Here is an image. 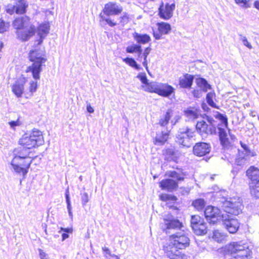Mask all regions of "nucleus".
I'll return each instance as SVG.
<instances>
[{
	"label": "nucleus",
	"mask_w": 259,
	"mask_h": 259,
	"mask_svg": "<svg viewBox=\"0 0 259 259\" xmlns=\"http://www.w3.org/2000/svg\"><path fill=\"white\" fill-rule=\"evenodd\" d=\"M190 244V239L184 232H178L169 237V243L163 246L166 256L169 259H187L180 250L185 249Z\"/></svg>",
	"instance_id": "nucleus-1"
},
{
	"label": "nucleus",
	"mask_w": 259,
	"mask_h": 259,
	"mask_svg": "<svg viewBox=\"0 0 259 259\" xmlns=\"http://www.w3.org/2000/svg\"><path fill=\"white\" fill-rule=\"evenodd\" d=\"M44 56V52L40 50H32L29 54V60L33 63L32 65L27 67L26 71L27 72H31L33 78L35 80L39 79V74L42 71V64L47 61V59Z\"/></svg>",
	"instance_id": "nucleus-2"
},
{
	"label": "nucleus",
	"mask_w": 259,
	"mask_h": 259,
	"mask_svg": "<svg viewBox=\"0 0 259 259\" xmlns=\"http://www.w3.org/2000/svg\"><path fill=\"white\" fill-rule=\"evenodd\" d=\"M44 142L42 133L36 129H34L30 134H24L19 140L20 145L30 150L36 146L42 145Z\"/></svg>",
	"instance_id": "nucleus-3"
},
{
	"label": "nucleus",
	"mask_w": 259,
	"mask_h": 259,
	"mask_svg": "<svg viewBox=\"0 0 259 259\" xmlns=\"http://www.w3.org/2000/svg\"><path fill=\"white\" fill-rule=\"evenodd\" d=\"M195 131L188 126L180 128L176 136V142L183 147L189 148L193 144Z\"/></svg>",
	"instance_id": "nucleus-4"
},
{
	"label": "nucleus",
	"mask_w": 259,
	"mask_h": 259,
	"mask_svg": "<svg viewBox=\"0 0 259 259\" xmlns=\"http://www.w3.org/2000/svg\"><path fill=\"white\" fill-rule=\"evenodd\" d=\"M222 207L225 212L224 213L237 215L242 211L243 205L239 197H234L225 199Z\"/></svg>",
	"instance_id": "nucleus-5"
},
{
	"label": "nucleus",
	"mask_w": 259,
	"mask_h": 259,
	"mask_svg": "<svg viewBox=\"0 0 259 259\" xmlns=\"http://www.w3.org/2000/svg\"><path fill=\"white\" fill-rule=\"evenodd\" d=\"M148 92L155 93L164 97H169L175 93V89L167 83L150 82L146 89Z\"/></svg>",
	"instance_id": "nucleus-6"
},
{
	"label": "nucleus",
	"mask_w": 259,
	"mask_h": 259,
	"mask_svg": "<svg viewBox=\"0 0 259 259\" xmlns=\"http://www.w3.org/2000/svg\"><path fill=\"white\" fill-rule=\"evenodd\" d=\"M25 161L26 160L22 158L14 161V157H13L10 163L11 170L18 175H22L24 178H25L28 173V169L32 162L31 160H29L28 163H26Z\"/></svg>",
	"instance_id": "nucleus-7"
},
{
	"label": "nucleus",
	"mask_w": 259,
	"mask_h": 259,
	"mask_svg": "<svg viewBox=\"0 0 259 259\" xmlns=\"http://www.w3.org/2000/svg\"><path fill=\"white\" fill-rule=\"evenodd\" d=\"M226 229L232 234L235 233L239 228L238 220L232 215L227 213H222V220Z\"/></svg>",
	"instance_id": "nucleus-8"
},
{
	"label": "nucleus",
	"mask_w": 259,
	"mask_h": 259,
	"mask_svg": "<svg viewBox=\"0 0 259 259\" xmlns=\"http://www.w3.org/2000/svg\"><path fill=\"white\" fill-rule=\"evenodd\" d=\"M204 215L209 224H214L218 221H221L222 213L218 208L207 206L204 210Z\"/></svg>",
	"instance_id": "nucleus-9"
},
{
	"label": "nucleus",
	"mask_w": 259,
	"mask_h": 259,
	"mask_svg": "<svg viewBox=\"0 0 259 259\" xmlns=\"http://www.w3.org/2000/svg\"><path fill=\"white\" fill-rule=\"evenodd\" d=\"M176 8L175 4L166 3L164 5L162 2L158 9V15L159 17L165 20H168L173 16L174 11Z\"/></svg>",
	"instance_id": "nucleus-10"
},
{
	"label": "nucleus",
	"mask_w": 259,
	"mask_h": 259,
	"mask_svg": "<svg viewBox=\"0 0 259 259\" xmlns=\"http://www.w3.org/2000/svg\"><path fill=\"white\" fill-rule=\"evenodd\" d=\"M197 132L202 136L206 137L208 134L215 132V127L213 124H208L204 120L198 121L196 125Z\"/></svg>",
	"instance_id": "nucleus-11"
},
{
	"label": "nucleus",
	"mask_w": 259,
	"mask_h": 259,
	"mask_svg": "<svg viewBox=\"0 0 259 259\" xmlns=\"http://www.w3.org/2000/svg\"><path fill=\"white\" fill-rule=\"evenodd\" d=\"M31 151L28 148L23 146L15 148L13 152V156L14 161H17L20 158L25 159L26 163H28L29 160H33V158L29 156Z\"/></svg>",
	"instance_id": "nucleus-12"
},
{
	"label": "nucleus",
	"mask_w": 259,
	"mask_h": 259,
	"mask_svg": "<svg viewBox=\"0 0 259 259\" xmlns=\"http://www.w3.org/2000/svg\"><path fill=\"white\" fill-rule=\"evenodd\" d=\"M122 7L120 4L110 2L105 5L103 12L104 15L109 16L118 15L122 11Z\"/></svg>",
	"instance_id": "nucleus-13"
},
{
	"label": "nucleus",
	"mask_w": 259,
	"mask_h": 259,
	"mask_svg": "<svg viewBox=\"0 0 259 259\" xmlns=\"http://www.w3.org/2000/svg\"><path fill=\"white\" fill-rule=\"evenodd\" d=\"M211 149L209 144L205 142H198L193 147V151L194 155L201 157L208 154Z\"/></svg>",
	"instance_id": "nucleus-14"
},
{
	"label": "nucleus",
	"mask_w": 259,
	"mask_h": 259,
	"mask_svg": "<svg viewBox=\"0 0 259 259\" xmlns=\"http://www.w3.org/2000/svg\"><path fill=\"white\" fill-rule=\"evenodd\" d=\"M156 25L158 28V31H153V36L157 40L161 39L162 35L169 34L171 30L170 25L166 22H158Z\"/></svg>",
	"instance_id": "nucleus-15"
},
{
	"label": "nucleus",
	"mask_w": 259,
	"mask_h": 259,
	"mask_svg": "<svg viewBox=\"0 0 259 259\" xmlns=\"http://www.w3.org/2000/svg\"><path fill=\"white\" fill-rule=\"evenodd\" d=\"M164 225L165 227L166 233H170V230H181L183 227L182 223L178 219L164 218L163 220Z\"/></svg>",
	"instance_id": "nucleus-16"
},
{
	"label": "nucleus",
	"mask_w": 259,
	"mask_h": 259,
	"mask_svg": "<svg viewBox=\"0 0 259 259\" xmlns=\"http://www.w3.org/2000/svg\"><path fill=\"white\" fill-rule=\"evenodd\" d=\"M35 31V27L34 26L30 25V26L23 29L17 30L16 33L18 37L22 41H26L34 34Z\"/></svg>",
	"instance_id": "nucleus-17"
},
{
	"label": "nucleus",
	"mask_w": 259,
	"mask_h": 259,
	"mask_svg": "<svg viewBox=\"0 0 259 259\" xmlns=\"http://www.w3.org/2000/svg\"><path fill=\"white\" fill-rule=\"evenodd\" d=\"M159 186L162 190L171 192L178 187V183L172 179H166L160 182Z\"/></svg>",
	"instance_id": "nucleus-18"
},
{
	"label": "nucleus",
	"mask_w": 259,
	"mask_h": 259,
	"mask_svg": "<svg viewBox=\"0 0 259 259\" xmlns=\"http://www.w3.org/2000/svg\"><path fill=\"white\" fill-rule=\"evenodd\" d=\"M26 82L25 77H21L18 78L12 86V91L17 97H21L24 91V85Z\"/></svg>",
	"instance_id": "nucleus-19"
},
{
	"label": "nucleus",
	"mask_w": 259,
	"mask_h": 259,
	"mask_svg": "<svg viewBox=\"0 0 259 259\" xmlns=\"http://www.w3.org/2000/svg\"><path fill=\"white\" fill-rule=\"evenodd\" d=\"M246 175L250 180L249 184H259V169L251 166L246 171Z\"/></svg>",
	"instance_id": "nucleus-20"
},
{
	"label": "nucleus",
	"mask_w": 259,
	"mask_h": 259,
	"mask_svg": "<svg viewBox=\"0 0 259 259\" xmlns=\"http://www.w3.org/2000/svg\"><path fill=\"white\" fill-rule=\"evenodd\" d=\"M194 76L192 75L186 73L183 77H180L179 79V85L182 88L189 89L191 87Z\"/></svg>",
	"instance_id": "nucleus-21"
},
{
	"label": "nucleus",
	"mask_w": 259,
	"mask_h": 259,
	"mask_svg": "<svg viewBox=\"0 0 259 259\" xmlns=\"http://www.w3.org/2000/svg\"><path fill=\"white\" fill-rule=\"evenodd\" d=\"M29 20L27 17H21L16 18L14 22L13 25L15 28L18 30H21L28 27Z\"/></svg>",
	"instance_id": "nucleus-22"
},
{
	"label": "nucleus",
	"mask_w": 259,
	"mask_h": 259,
	"mask_svg": "<svg viewBox=\"0 0 259 259\" xmlns=\"http://www.w3.org/2000/svg\"><path fill=\"white\" fill-rule=\"evenodd\" d=\"M134 39L138 45H145L151 40L150 36L147 34L139 33L135 32L133 33Z\"/></svg>",
	"instance_id": "nucleus-23"
},
{
	"label": "nucleus",
	"mask_w": 259,
	"mask_h": 259,
	"mask_svg": "<svg viewBox=\"0 0 259 259\" xmlns=\"http://www.w3.org/2000/svg\"><path fill=\"white\" fill-rule=\"evenodd\" d=\"M169 131L166 130V131H162L161 133L157 134L155 137V144L162 145L167 141L169 135Z\"/></svg>",
	"instance_id": "nucleus-24"
},
{
	"label": "nucleus",
	"mask_w": 259,
	"mask_h": 259,
	"mask_svg": "<svg viewBox=\"0 0 259 259\" xmlns=\"http://www.w3.org/2000/svg\"><path fill=\"white\" fill-rule=\"evenodd\" d=\"M172 115V111L171 109L167 110L164 114L160 117L158 124L161 126L166 127Z\"/></svg>",
	"instance_id": "nucleus-25"
},
{
	"label": "nucleus",
	"mask_w": 259,
	"mask_h": 259,
	"mask_svg": "<svg viewBox=\"0 0 259 259\" xmlns=\"http://www.w3.org/2000/svg\"><path fill=\"white\" fill-rule=\"evenodd\" d=\"M28 6L26 0H19L15 5L16 13L19 15L25 14Z\"/></svg>",
	"instance_id": "nucleus-26"
},
{
	"label": "nucleus",
	"mask_w": 259,
	"mask_h": 259,
	"mask_svg": "<svg viewBox=\"0 0 259 259\" xmlns=\"http://www.w3.org/2000/svg\"><path fill=\"white\" fill-rule=\"evenodd\" d=\"M185 115L189 120H193L198 118L199 116L198 111L194 108L189 107L184 111Z\"/></svg>",
	"instance_id": "nucleus-27"
},
{
	"label": "nucleus",
	"mask_w": 259,
	"mask_h": 259,
	"mask_svg": "<svg viewBox=\"0 0 259 259\" xmlns=\"http://www.w3.org/2000/svg\"><path fill=\"white\" fill-rule=\"evenodd\" d=\"M194 232L197 235H202L206 234L207 233V227L206 224L203 221L198 225L194 226L192 228Z\"/></svg>",
	"instance_id": "nucleus-28"
},
{
	"label": "nucleus",
	"mask_w": 259,
	"mask_h": 259,
	"mask_svg": "<svg viewBox=\"0 0 259 259\" xmlns=\"http://www.w3.org/2000/svg\"><path fill=\"white\" fill-rule=\"evenodd\" d=\"M50 30V26L48 23H44L39 25L38 27V34L41 39H44L48 34Z\"/></svg>",
	"instance_id": "nucleus-29"
},
{
	"label": "nucleus",
	"mask_w": 259,
	"mask_h": 259,
	"mask_svg": "<svg viewBox=\"0 0 259 259\" xmlns=\"http://www.w3.org/2000/svg\"><path fill=\"white\" fill-rule=\"evenodd\" d=\"M186 175V172H183L182 170H180V172L177 171H170L168 172V175L169 177L175 179L178 181H183Z\"/></svg>",
	"instance_id": "nucleus-30"
},
{
	"label": "nucleus",
	"mask_w": 259,
	"mask_h": 259,
	"mask_svg": "<svg viewBox=\"0 0 259 259\" xmlns=\"http://www.w3.org/2000/svg\"><path fill=\"white\" fill-rule=\"evenodd\" d=\"M197 85L202 90L203 92H207L208 90L210 89L211 86L207 82V80L203 78H199L196 80Z\"/></svg>",
	"instance_id": "nucleus-31"
},
{
	"label": "nucleus",
	"mask_w": 259,
	"mask_h": 259,
	"mask_svg": "<svg viewBox=\"0 0 259 259\" xmlns=\"http://www.w3.org/2000/svg\"><path fill=\"white\" fill-rule=\"evenodd\" d=\"M251 156H246L243 152H240L239 150V155L236 159V163L238 165H242L247 163Z\"/></svg>",
	"instance_id": "nucleus-32"
},
{
	"label": "nucleus",
	"mask_w": 259,
	"mask_h": 259,
	"mask_svg": "<svg viewBox=\"0 0 259 259\" xmlns=\"http://www.w3.org/2000/svg\"><path fill=\"white\" fill-rule=\"evenodd\" d=\"M219 128V136L221 143L222 145H227L228 143V139L227 134L225 129L222 128Z\"/></svg>",
	"instance_id": "nucleus-33"
},
{
	"label": "nucleus",
	"mask_w": 259,
	"mask_h": 259,
	"mask_svg": "<svg viewBox=\"0 0 259 259\" xmlns=\"http://www.w3.org/2000/svg\"><path fill=\"white\" fill-rule=\"evenodd\" d=\"M165 158L168 161H176L177 155L176 151L171 148L167 149L165 153Z\"/></svg>",
	"instance_id": "nucleus-34"
},
{
	"label": "nucleus",
	"mask_w": 259,
	"mask_h": 259,
	"mask_svg": "<svg viewBox=\"0 0 259 259\" xmlns=\"http://www.w3.org/2000/svg\"><path fill=\"white\" fill-rule=\"evenodd\" d=\"M215 95L214 92H209L207 94L206 97V102L208 104L214 108L218 109L219 107L216 105V104L213 102V99L215 98Z\"/></svg>",
	"instance_id": "nucleus-35"
},
{
	"label": "nucleus",
	"mask_w": 259,
	"mask_h": 259,
	"mask_svg": "<svg viewBox=\"0 0 259 259\" xmlns=\"http://www.w3.org/2000/svg\"><path fill=\"white\" fill-rule=\"evenodd\" d=\"M251 195L256 198H259V184H249Z\"/></svg>",
	"instance_id": "nucleus-36"
},
{
	"label": "nucleus",
	"mask_w": 259,
	"mask_h": 259,
	"mask_svg": "<svg viewBox=\"0 0 259 259\" xmlns=\"http://www.w3.org/2000/svg\"><path fill=\"white\" fill-rule=\"evenodd\" d=\"M142 46L140 45L133 44L127 46L126 48V52L127 53H134L137 52H141Z\"/></svg>",
	"instance_id": "nucleus-37"
},
{
	"label": "nucleus",
	"mask_w": 259,
	"mask_h": 259,
	"mask_svg": "<svg viewBox=\"0 0 259 259\" xmlns=\"http://www.w3.org/2000/svg\"><path fill=\"white\" fill-rule=\"evenodd\" d=\"M123 61L130 66L135 68L137 70H140L141 67L139 65L137 64L134 59L132 58H125L123 59Z\"/></svg>",
	"instance_id": "nucleus-38"
},
{
	"label": "nucleus",
	"mask_w": 259,
	"mask_h": 259,
	"mask_svg": "<svg viewBox=\"0 0 259 259\" xmlns=\"http://www.w3.org/2000/svg\"><path fill=\"white\" fill-rule=\"evenodd\" d=\"M65 199H66V202L67 203V208L68 211V214L71 219H72L73 218V213L71 211V201L69 197V193L68 190H67L65 192Z\"/></svg>",
	"instance_id": "nucleus-39"
},
{
	"label": "nucleus",
	"mask_w": 259,
	"mask_h": 259,
	"mask_svg": "<svg viewBox=\"0 0 259 259\" xmlns=\"http://www.w3.org/2000/svg\"><path fill=\"white\" fill-rule=\"evenodd\" d=\"M193 206L197 210H201L205 206V203L203 199H198L192 202Z\"/></svg>",
	"instance_id": "nucleus-40"
},
{
	"label": "nucleus",
	"mask_w": 259,
	"mask_h": 259,
	"mask_svg": "<svg viewBox=\"0 0 259 259\" xmlns=\"http://www.w3.org/2000/svg\"><path fill=\"white\" fill-rule=\"evenodd\" d=\"M137 77L141 80V81L143 83V85L142 86V88L145 91L147 92L146 90L147 88V86L150 84V82H148V80L147 78L146 74H139L138 75Z\"/></svg>",
	"instance_id": "nucleus-41"
},
{
	"label": "nucleus",
	"mask_w": 259,
	"mask_h": 259,
	"mask_svg": "<svg viewBox=\"0 0 259 259\" xmlns=\"http://www.w3.org/2000/svg\"><path fill=\"white\" fill-rule=\"evenodd\" d=\"M151 49L150 47L146 48L142 54V56L143 57V62L142 63L143 65L145 67L147 71H148V63H147V57L148 55L150 54Z\"/></svg>",
	"instance_id": "nucleus-42"
},
{
	"label": "nucleus",
	"mask_w": 259,
	"mask_h": 259,
	"mask_svg": "<svg viewBox=\"0 0 259 259\" xmlns=\"http://www.w3.org/2000/svg\"><path fill=\"white\" fill-rule=\"evenodd\" d=\"M203 221V220L198 215H192L191 219V226L192 228H193L194 226L198 225Z\"/></svg>",
	"instance_id": "nucleus-43"
},
{
	"label": "nucleus",
	"mask_w": 259,
	"mask_h": 259,
	"mask_svg": "<svg viewBox=\"0 0 259 259\" xmlns=\"http://www.w3.org/2000/svg\"><path fill=\"white\" fill-rule=\"evenodd\" d=\"M214 116L216 118L221 120V122L225 125V126H228V118L225 114H223L217 112L216 114L214 115Z\"/></svg>",
	"instance_id": "nucleus-44"
},
{
	"label": "nucleus",
	"mask_w": 259,
	"mask_h": 259,
	"mask_svg": "<svg viewBox=\"0 0 259 259\" xmlns=\"http://www.w3.org/2000/svg\"><path fill=\"white\" fill-rule=\"evenodd\" d=\"M240 144L241 145V147L243 149L244 154H246V156H255V153L253 152H251L250 149L248 148L247 145L243 143L242 142L240 141Z\"/></svg>",
	"instance_id": "nucleus-45"
},
{
	"label": "nucleus",
	"mask_w": 259,
	"mask_h": 259,
	"mask_svg": "<svg viewBox=\"0 0 259 259\" xmlns=\"http://www.w3.org/2000/svg\"><path fill=\"white\" fill-rule=\"evenodd\" d=\"M160 199L163 201H167L169 200L175 201L177 199V197L175 196L167 194H161L160 196Z\"/></svg>",
	"instance_id": "nucleus-46"
},
{
	"label": "nucleus",
	"mask_w": 259,
	"mask_h": 259,
	"mask_svg": "<svg viewBox=\"0 0 259 259\" xmlns=\"http://www.w3.org/2000/svg\"><path fill=\"white\" fill-rule=\"evenodd\" d=\"M212 237L214 239V240L219 242L222 241L224 239V236L219 230H214L213 232Z\"/></svg>",
	"instance_id": "nucleus-47"
},
{
	"label": "nucleus",
	"mask_w": 259,
	"mask_h": 259,
	"mask_svg": "<svg viewBox=\"0 0 259 259\" xmlns=\"http://www.w3.org/2000/svg\"><path fill=\"white\" fill-rule=\"evenodd\" d=\"M100 18L102 19V21H105L106 22L107 24H108L110 26L113 27L117 25V23L116 22H113L109 17V16H104L102 15L101 14L100 15Z\"/></svg>",
	"instance_id": "nucleus-48"
},
{
	"label": "nucleus",
	"mask_w": 259,
	"mask_h": 259,
	"mask_svg": "<svg viewBox=\"0 0 259 259\" xmlns=\"http://www.w3.org/2000/svg\"><path fill=\"white\" fill-rule=\"evenodd\" d=\"M119 20V23L121 25L124 26L129 22L128 15L126 13H124L123 15L120 17Z\"/></svg>",
	"instance_id": "nucleus-49"
},
{
	"label": "nucleus",
	"mask_w": 259,
	"mask_h": 259,
	"mask_svg": "<svg viewBox=\"0 0 259 259\" xmlns=\"http://www.w3.org/2000/svg\"><path fill=\"white\" fill-rule=\"evenodd\" d=\"M81 200L82 206H85L89 201L88 194L87 192L81 193Z\"/></svg>",
	"instance_id": "nucleus-50"
},
{
	"label": "nucleus",
	"mask_w": 259,
	"mask_h": 259,
	"mask_svg": "<svg viewBox=\"0 0 259 259\" xmlns=\"http://www.w3.org/2000/svg\"><path fill=\"white\" fill-rule=\"evenodd\" d=\"M9 24L6 23L3 20H0V33H3L7 31Z\"/></svg>",
	"instance_id": "nucleus-51"
},
{
	"label": "nucleus",
	"mask_w": 259,
	"mask_h": 259,
	"mask_svg": "<svg viewBox=\"0 0 259 259\" xmlns=\"http://www.w3.org/2000/svg\"><path fill=\"white\" fill-rule=\"evenodd\" d=\"M240 39L242 41L243 45L247 47L248 49H251L252 48L251 44L248 41L245 36L240 35Z\"/></svg>",
	"instance_id": "nucleus-52"
},
{
	"label": "nucleus",
	"mask_w": 259,
	"mask_h": 259,
	"mask_svg": "<svg viewBox=\"0 0 259 259\" xmlns=\"http://www.w3.org/2000/svg\"><path fill=\"white\" fill-rule=\"evenodd\" d=\"M6 12L7 13L12 15L14 13H16V7L15 5H9L7 6Z\"/></svg>",
	"instance_id": "nucleus-53"
},
{
	"label": "nucleus",
	"mask_w": 259,
	"mask_h": 259,
	"mask_svg": "<svg viewBox=\"0 0 259 259\" xmlns=\"http://www.w3.org/2000/svg\"><path fill=\"white\" fill-rule=\"evenodd\" d=\"M37 88V83L36 81H32L30 82L29 91L31 93L35 92Z\"/></svg>",
	"instance_id": "nucleus-54"
},
{
	"label": "nucleus",
	"mask_w": 259,
	"mask_h": 259,
	"mask_svg": "<svg viewBox=\"0 0 259 259\" xmlns=\"http://www.w3.org/2000/svg\"><path fill=\"white\" fill-rule=\"evenodd\" d=\"M236 4L240 5L241 7L247 8L249 7V5L247 4L246 0H235Z\"/></svg>",
	"instance_id": "nucleus-55"
},
{
	"label": "nucleus",
	"mask_w": 259,
	"mask_h": 259,
	"mask_svg": "<svg viewBox=\"0 0 259 259\" xmlns=\"http://www.w3.org/2000/svg\"><path fill=\"white\" fill-rule=\"evenodd\" d=\"M39 256L40 259H49V255L41 249H38Z\"/></svg>",
	"instance_id": "nucleus-56"
},
{
	"label": "nucleus",
	"mask_w": 259,
	"mask_h": 259,
	"mask_svg": "<svg viewBox=\"0 0 259 259\" xmlns=\"http://www.w3.org/2000/svg\"><path fill=\"white\" fill-rule=\"evenodd\" d=\"M8 123L11 126V127L13 130H15L16 126H19L21 124V122L19 119L16 121H10Z\"/></svg>",
	"instance_id": "nucleus-57"
},
{
	"label": "nucleus",
	"mask_w": 259,
	"mask_h": 259,
	"mask_svg": "<svg viewBox=\"0 0 259 259\" xmlns=\"http://www.w3.org/2000/svg\"><path fill=\"white\" fill-rule=\"evenodd\" d=\"M203 91L201 90H194L193 92V95L195 98H199L202 96Z\"/></svg>",
	"instance_id": "nucleus-58"
},
{
	"label": "nucleus",
	"mask_w": 259,
	"mask_h": 259,
	"mask_svg": "<svg viewBox=\"0 0 259 259\" xmlns=\"http://www.w3.org/2000/svg\"><path fill=\"white\" fill-rule=\"evenodd\" d=\"M102 250L106 253V254H108L112 257H116L117 259H119V257L115 254H111L109 249L106 247H102Z\"/></svg>",
	"instance_id": "nucleus-59"
},
{
	"label": "nucleus",
	"mask_w": 259,
	"mask_h": 259,
	"mask_svg": "<svg viewBox=\"0 0 259 259\" xmlns=\"http://www.w3.org/2000/svg\"><path fill=\"white\" fill-rule=\"evenodd\" d=\"M72 231L73 230L72 228L61 227L60 230L59 231V233H61V231H63L66 233H72Z\"/></svg>",
	"instance_id": "nucleus-60"
},
{
	"label": "nucleus",
	"mask_w": 259,
	"mask_h": 259,
	"mask_svg": "<svg viewBox=\"0 0 259 259\" xmlns=\"http://www.w3.org/2000/svg\"><path fill=\"white\" fill-rule=\"evenodd\" d=\"M205 116L206 119L209 123V124H213V122L214 121L213 118L212 117L206 115H205Z\"/></svg>",
	"instance_id": "nucleus-61"
},
{
	"label": "nucleus",
	"mask_w": 259,
	"mask_h": 259,
	"mask_svg": "<svg viewBox=\"0 0 259 259\" xmlns=\"http://www.w3.org/2000/svg\"><path fill=\"white\" fill-rule=\"evenodd\" d=\"M87 110L88 111V112L90 113H92L94 112V108L91 106V105H90V104H89L87 105Z\"/></svg>",
	"instance_id": "nucleus-62"
},
{
	"label": "nucleus",
	"mask_w": 259,
	"mask_h": 259,
	"mask_svg": "<svg viewBox=\"0 0 259 259\" xmlns=\"http://www.w3.org/2000/svg\"><path fill=\"white\" fill-rule=\"evenodd\" d=\"M62 241L65 240V239H66L67 238H68L69 237L68 233H62Z\"/></svg>",
	"instance_id": "nucleus-63"
},
{
	"label": "nucleus",
	"mask_w": 259,
	"mask_h": 259,
	"mask_svg": "<svg viewBox=\"0 0 259 259\" xmlns=\"http://www.w3.org/2000/svg\"><path fill=\"white\" fill-rule=\"evenodd\" d=\"M202 108L205 111H207L209 109L207 105L205 103L202 104Z\"/></svg>",
	"instance_id": "nucleus-64"
}]
</instances>
